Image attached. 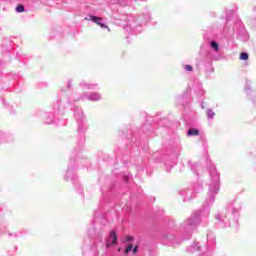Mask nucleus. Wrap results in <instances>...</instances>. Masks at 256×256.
Wrapping results in <instances>:
<instances>
[{"mask_svg":"<svg viewBox=\"0 0 256 256\" xmlns=\"http://www.w3.org/2000/svg\"><path fill=\"white\" fill-rule=\"evenodd\" d=\"M15 11L18 13H23L25 12V7H23V5H18L16 6Z\"/></svg>","mask_w":256,"mask_h":256,"instance_id":"obj_5","label":"nucleus"},{"mask_svg":"<svg viewBox=\"0 0 256 256\" xmlns=\"http://www.w3.org/2000/svg\"><path fill=\"white\" fill-rule=\"evenodd\" d=\"M109 241H111V244L116 245L118 243V236L116 232L111 231L109 234Z\"/></svg>","mask_w":256,"mask_h":256,"instance_id":"obj_1","label":"nucleus"},{"mask_svg":"<svg viewBox=\"0 0 256 256\" xmlns=\"http://www.w3.org/2000/svg\"><path fill=\"white\" fill-rule=\"evenodd\" d=\"M211 48H213L215 51H218V43L217 42H211Z\"/></svg>","mask_w":256,"mask_h":256,"instance_id":"obj_7","label":"nucleus"},{"mask_svg":"<svg viewBox=\"0 0 256 256\" xmlns=\"http://www.w3.org/2000/svg\"><path fill=\"white\" fill-rule=\"evenodd\" d=\"M184 69H185V71H188V72H192L193 71V67L191 65H189V64H186L184 66Z\"/></svg>","mask_w":256,"mask_h":256,"instance_id":"obj_6","label":"nucleus"},{"mask_svg":"<svg viewBox=\"0 0 256 256\" xmlns=\"http://www.w3.org/2000/svg\"><path fill=\"white\" fill-rule=\"evenodd\" d=\"M240 60H242V61L249 60V55L246 52L240 53Z\"/></svg>","mask_w":256,"mask_h":256,"instance_id":"obj_4","label":"nucleus"},{"mask_svg":"<svg viewBox=\"0 0 256 256\" xmlns=\"http://www.w3.org/2000/svg\"><path fill=\"white\" fill-rule=\"evenodd\" d=\"M98 26H101L102 29H108V26L106 24L100 23L98 24Z\"/></svg>","mask_w":256,"mask_h":256,"instance_id":"obj_9","label":"nucleus"},{"mask_svg":"<svg viewBox=\"0 0 256 256\" xmlns=\"http://www.w3.org/2000/svg\"><path fill=\"white\" fill-rule=\"evenodd\" d=\"M118 251H121V248H119Z\"/></svg>","mask_w":256,"mask_h":256,"instance_id":"obj_13","label":"nucleus"},{"mask_svg":"<svg viewBox=\"0 0 256 256\" xmlns=\"http://www.w3.org/2000/svg\"><path fill=\"white\" fill-rule=\"evenodd\" d=\"M130 241H133V237L127 236L126 242H130Z\"/></svg>","mask_w":256,"mask_h":256,"instance_id":"obj_10","label":"nucleus"},{"mask_svg":"<svg viewBox=\"0 0 256 256\" xmlns=\"http://www.w3.org/2000/svg\"><path fill=\"white\" fill-rule=\"evenodd\" d=\"M137 250H138V246H135L134 249H132V252L135 254L137 253Z\"/></svg>","mask_w":256,"mask_h":256,"instance_id":"obj_11","label":"nucleus"},{"mask_svg":"<svg viewBox=\"0 0 256 256\" xmlns=\"http://www.w3.org/2000/svg\"><path fill=\"white\" fill-rule=\"evenodd\" d=\"M90 20H92L95 24L100 25L101 24V18L96 16H90Z\"/></svg>","mask_w":256,"mask_h":256,"instance_id":"obj_3","label":"nucleus"},{"mask_svg":"<svg viewBox=\"0 0 256 256\" xmlns=\"http://www.w3.org/2000/svg\"><path fill=\"white\" fill-rule=\"evenodd\" d=\"M107 247H110V244H109V243H107Z\"/></svg>","mask_w":256,"mask_h":256,"instance_id":"obj_12","label":"nucleus"},{"mask_svg":"<svg viewBox=\"0 0 256 256\" xmlns=\"http://www.w3.org/2000/svg\"><path fill=\"white\" fill-rule=\"evenodd\" d=\"M188 136H199V130L196 128H190L188 130Z\"/></svg>","mask_w":256,"mask_h":256,"instance_id":"obj_2","label":"nucleus"},{"mask_svg":"<svg viewBox=\"0 0 256 256\" xmlns=\"http://www.w3.org/2000/svg\"><path fill=\"white\" fill-rule=\"evenodd\" d=\"M131 250H133V245L132 244H128L127 247H126V254L129 253Z\"/></svg>","mask_w":256,"mask_h":256,"instance_id":"obj_8","label":"nucleus"}]
</instances>
